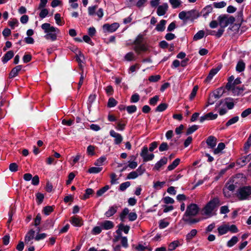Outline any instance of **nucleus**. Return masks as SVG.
<instances>
[{"label":"nucleus","instance_id":"f257e3e1","mask_svg":"<svg viewBox=\"0 0 251 251\" xmlns=\"http://www.w3.org/2000/svg\"><path fill=\"white\" fill-rule=\"evenodd\" d=\"M200 211L199 206L195 203H191L187 205L182 220L185 223L191 225L199 222L200 218H195Z\"/></svg>","mask_w":251,"mask_h":251},{"label":"nucleus","instance_id":"f03ea898","mask_svg":"<svg viewBox=\"0 0 251 251\" xmlns=\"http://www.w3.org/2000/svg\"><path fill=\"white\" fill-rule=\"evenodd\" d=\"M41 28L46 34L44 38L48 40L54 41L57 40V35L60 33L59 29L51 26L49 23H44L41 25Z\"/></svg>","mask_w":251,"mask_h":251},{"label":"nucleus","instance_id":"7ed1b4c3","mask_svg":"<svg viewBox=\"0 0 251 251\" xmlns=\"http://www.w3.org/2000/svg\"><path fill=\"white\" fill-rule=\"evenodd\" d=\"M132 44L134 45L133 50L137 54L146 52L149 50V45L143 34H138Z\"/></svg>","mask_w":251,"mask_h":251},{"label":"nucleus","instance_id":"20e7f679","mask_svg":"<svg viewBox=\"0 0 251 251\" xmlns=\"http://www.w3.org/2000/svg\"><path fill=\"white\" fill-rule=\"evenodd\" d=\"M221 204L220 200L218 197H215L211 200L203 208V214L211 217L215 214L213 212L215 209L217 208Z\"/></svg>","mask_w":251,"mask_h":251},{"label":"nucleus","instance_id":"39448f33","mask_svg":"<svg viewBox=\"0 0 251 251\" xmlns=\"http://www.w3.org/2000/svg\"><path fill=\"white\" fill-rule=\"evenodd\" d=\"M251 195V186H246L240 187L237 192V197L241 201L248 199Z\"/></svg>","mask_w":251,"mask_h":251},{"label":"nucleus","instance_id":"423d86ee","mask_svg":"<svg viewBox=\"0 0 251 251\" xmlns=\"http://www.w3.org/2000/svg\"><path fill=\"white\" fill-rule=\"evenodd\" d=\"M218 19L220 26L223 28L230 24H233L235 21L234 17L233 16H230L228 17L226 15L219 16Z\"/></svg>","mask_w":251,"mask_h":251},{"label":"nucleus","instance_id":"0eeeda50","mask_svg":"<svg viewBox=\"0 0 251 251\" xmlns=\"http://www.w3.org/2000/svg\"><path fill=\"white\" fill-rule=\"evenodd\" d=\"M148 151V147L144 146L140 153V155L143 158L144 162L152 160L154 157V155L153 153L149 154Z\"/></svg>","mask_w":251,"mask_h":251},{"label":"nucleus","instance_id":"6e6552de","mask_svg":"<svg viewBox=\"0 0 251 251\" xmlns=\"http://www.w3.org/2000/svg\"><path fill=\"white\" fill-rule=\"evenodd\" d=\"M120 25L118 23H114L111 25L105 24L103 25L102 29L104 32H115L119 27Z\"/></svg>","mask_w":251,"mask_h":251},{"label":"nucleus","instance_id":"1a4fd4ad","mask_svg":"<svg viewBox=\"0 0 251 251\" xmlns=\"http://www.w3.org/2000/svg\"><path fill=\"white\" fill-rule=\"evenodd\" d=\"M241 83V78L240 77L236 78L232 83V87L230 90L232 91V93L234 95H238L240 93H242L243 91V89L237 86L236 85H238Z\"/></svg>","mask_w":251,"mask_h":251},{"label":"nucleus","instance_id":"9d476101","mask_svg":"<svg viewBox=\"0 0 251 251\" xmlns=\"http://www.w3.org/2000/svg\"><path fill=\"white\" fill-rule=\"evenodd\" d=\"M221 104L228 109H231L233 108L234 106V100L231 98H226L221 101Z\"/></svg>","mask_w":251,"mask_h":251},{"label":"nucleus","instance_id":"9b49d317","mask_svg":"<svg viewBox=\"0 0 251 251\" xmlns=\"http://www.w3.org/2000/svg\"><path fill=\"white\" fill-rule=\"evenodd\" d=\"M225 89L224 87H221L216 89L210 94V98H214L215 100L219 99L225 93Z\"/></svg>","mask_w":251,"mask_h":251},{"label":"nucleus","instance_id":"f8f14e48","mask_svg":"<svg viewBox=\"0 0 251 251\" xmlns=\"http://www.w3.org/2000/svg\"><path fill=\"white\" fill-rule=\"evenodd\" d=\"M213 11V7L211 4L208 5L204 7L200 13V16H202L204 18H206L209 14Z\"/></svg>","mask_w":251,"mask_h":251},{"label":"nucleus","instance_id":"ddd939ff","mask_svg":"<svg viewBox=\"0 0 251 251\" xmlns=\"http://www.w3.org/2000/svg\"><path fill=\"white\" fill-rule=\"evenodd\" d=\"M109 133H110V135L111 137L115 138V140H114L115 144L119 145L121 143V142L123 141V137L120 134L115 132L113 130H111L110 131Z\"/></svg>","mask_w":251,"mask_h":251},{"label":"nucleus","instance_id":"4468645a","mask_svg":"<svg viewBox=\"0 0 251 251\" xmlns=\"http://www.w3.org/2000/svg\"><path fill=\"white\" fill-rule=\"evenodd\" d=\"M99 225L100 226L102 229L104 230L111 229L114 226L113 222L108 220H105L102 222H100L99 223Z\"/></svg>","mask_w":251,"mask_h":251},{"label":"nucleus","instance_id":"2eb2a0df","mask_svg":"<svg viewBox=\"0 0 251 251\" xmlns=\"http://www.w3.org/2000/svg\"><path fill=\"white\" fill-rule=\"evenodd\" d=\"M221 68V67L218 66L217 68L212 69L210 71L207 76L205 78V79L204 80L205 82H210L213 78V76L216 74H217L218 73V72L220 70Z\"/></svg>","mask_w":251,"mask_h":251},{"label":"nucleus","instance_id":"dca6fc26","mask_svg":"<svg viewBox=\"0 0 251 251\" xmlns=\"http://www.w3.org/2000/svg\"><path fill=\"white\" fill-rule=\"evenodd\" d=\"M168 8V5L167 3H163L159 5L157 9V14L158 16H161L164 15Z\"/></svg>","mask_w":251,"mask_h":251},{"label":"nucleus","instance_id":"f3484780","mask_svg":"<svg viewBox=\"0 0 251 251\" xmlns=\"http://www.w3.org/2000/svg\"><path fill=\"white\" fill-rule=\"evenodd\" d=\"M187 21H193L200 17L199 13L196 10H191L187 12Z\"/></svg>","mask_w":251,"mask_h":251},{"label":"nucleus","instance_id":"a211bd4d","mask_svg":"<svg viewBox=\"0 0 251 251\" xmlns=\"http://www.w3.org/2000/svg\"><path fill=\"white\" fill-rule=\"evenodd\" d=\"M168 159L166 157H163L159 161L155 163L153 170L159 171L160 168L167 163Z\"/></svg>","mask_w":251,"mask_h":251},{"label":"nucleus","instance_id":"6ab92c4d","mask_svg":"<svg viewBox=\"0 0 251 251\" xmlns=\"http://www.w3.org/2000/svg\"><path fill=\"white\" fill-rule=\"evenodd\" d=\"M118 206L114 205L109 207L108 210L105 213V216L107 217H110L114 215L117 211Z\"/></svg>","mask_w":251,"mask_h":251},{"label":"nucleus","instance_id":"aec40b11","mask_svg":"<svg viewBox=\"0 0 251 251\" xmlns=\"http://www.w3.org/2000/svg\"><path fill=\"white\" fill-rule=\"evenodd\" d=\"M22 65H18L13 68L9 73V78H12L16 77L18 75L19 72L22 70Z\"/></svg>","mask_w":251,"mask_h":251},{"label":"nucleus","instance_id":"412c9836","mask_svg":"<svg viewBox=\"0 0 251 251\" xmlns=\"http://www.w3.org/2000/svg\"><path fill=\"white\" fill-rule=\"evenodd\" d=\"M130 226H125L123 224H120L118 225V229L116 230L118 234H122L121 231H123L126 234H127L129 232Z\"/></svg>","mask_w":251,"mask_h":251},{"label":"nucleus","instance_id":"4be33fe9","mask_svg":"<svg viewBox=\"0 0 251 251\" xmlns=\"http://www.w3.org/2000/svg\"><path fill=\"white\" fill-rule=\"evenodd\" d=\"M206 144L211 149H213L216 145L217 139L213 136H209L206 140Z\"/></svg>","mask_w":251,"mask_h":251},{"label":"nucleus","instance_id":"5701e85b","mask_svg":"<svg viewBox=\"0 0 251 251\" xmlns=\"http://www.w3.org/2000/svg\"><path fill=\"white\" fill-rule=\"evenodd\" d=\"M14 55V51L13 50L8 51L2 57V62L5 64L7 63L9 60H10Z\"/></svg>","mask_w":251,"mask_h":251},{"label":"nucleus","instance_id":"b1692460","mask_svg":"<svg viewBox=\"0 0 251 251\" xmlns=\"http://www.w3.org/2000/svg\"><path fill=\"white\" fill-rule=\"evenodd\" d=\"M251 160V154L245 156L238 160L237 163L241 166L245 165Z\"/></svg>","mask_w":251,"mask_h":251},{"label":"nucleus","instance_id":"393cba45","mask_svg":"<svg viewBox=\"0 0 251 251\" xmlns=\"http://www.w3.org/2000/svg\"><path fill=\"white\" fill-rule=\"evenodd\" d=\"M70 222L72 225L75 226H80L82 225L81 219L76 216H73L71 217Z\"/></svg>","mask_w":251,"mask_h":251},{"label":"nucleus","instance_id":"a878e982","mask_svg":"<svg viewBox=\"0 0 251 251\" xmlns=\"http://www.w3.org/2000/svg\"><path fill=\"white\" fill-rule=\"evenodd\" d=\"M217 229L219 235L221 236L225 234L228 232V225H223L219 226Z\"/></svg>","mask_w":251,"mask_h":251},{"label":"nucleus","instance_id":"bb28decb","mask_svg":"<svg viewBox=\"0 0 251 251\" xmlns=\"http://www.w3.org/2000/svg\"><path fill=\"white\" fill-rule=\"evenodd\" d=\"M245 63L242 60H240L236 66V71L238 73H241L245 70Z\"/></svg>","mask_w":251,"mask_h":251},{"label":"nucleus","instance_id":"cd10ccee","mask_svg":"<svg viewBox=\"0 0 251 251\" xmlns=\"http://www.w3.org/2000/svg\"><path fill=\"white\" fill-rule=\"evenodd\" d=\"M53 221L51 219H48L43 224L42 228L43 230H47L52 227L53 226Z\"/></svg>","mask_w":251,"mask_h":251},{"label":"nucleus","instance_id":"c85d7f7f","mask_svg":"<svg viewBox=\"0 0 251 251\" xmlns=\"http://www.w3.org/2000/svg\"><path fill=\"white\" fill-rule=\"evenodd\" d=\"M197 232L198 231L196 229H192L190 232L186 235V240L187 242H190L191 240L197 235Z\"/></svg>","mask_w":251,"mask_h":251},{"label":"nucleus","instance_id":"c756f323","mask_svg":"<svg viewBox=\"0 0 251 251\" xmlns=\"http://www.w3.org/2000/svg\"><path fill=\"white\" fill-rule=\"evenodd\" d=\"M166 23V21L165 20H161L159 23L156 25L155 29L158 31H163L165 29V25Z\"/></svg>","mask_w":251,"mask_h":251},{"label":"nucleus","instance_id":"7c9ffc66","mask_svg":"<svg viewBox=\"0 0 251 251\" xmlns=\"http://www.w3.org/2000/svg\"><path fill=\"white\" fill-rule=\"evenodd\" d=\"M35 231L33 229L29 230L25 236V243H27L31 239L34 238Z\"/></svg>","mask_w":251,"mask_h":251},{"label":"nucleus","instance_id":"2f4dec72","mask_svg":"<svg viewBox=\"0 0 251 251\" xmlns=\"http://www.w3.org/2000/svg\"><path fill=\"white\" fill-rule=\"evenodd\" d=\"M234 79V76L233 75H231L229 76L227 79L228 82L226 85L225 88L228 90L229 91L232 89V83L233 82Z\"/></svg>","mask_w":251,"mask_h":251},{"label":"nucleus","instance_id":"473e14b6","mask_svg":"<svg viewBox=\"0 0 251 251\" xmlns=\"http://www.w3.org/2000/svg\"><path fill=\"white\" fill-rule=\"evenodd\" d=\"M180 160L179 158L176 159L173 163L168 166V171H172L176 168L179 164Z\"/></svg>","mask_w":251,"mask_h":251},{"label":"nucleus","instance_id":"72a5a7b5","mask_svg":"<svg viewBox=\"0 0 251 251\" xmlns=\"http://www.w3.org/2000/svg\"><path fill=\"white\" fill-rule=\"evenodd\" d=\"M179 246V241L178 240L174 241L169 244L168 246V251H172L175 250Z\"/></svg>","mask_w":251,"mask_h":251},{"label":"nucleus","instance_id":"f704fd0d","mask_svg":"<svg viewBox=\"0 0 251 251\" xmlns=\"http://www.w3.org/2000/svg\"><path fill=\"white\" fill-rule=\"evenodd\" d=\"M129 211V210L128 208L126 207L123 210L122 212L120 215V218L122 222H124L125 221L126 215H128Z\"/></svg>","mask_w":251,"mask_h":251},{"label":"nucleus","instance_id":"c9c22d12","mask_svg":"<svg viewBox=\"0 0 251 251\" xmlns=\"http://www.w3.org/2000/svg\"><path fill=\"white\" fill-rule=\"evenodd\" d=\"M225 148V145L224 143H220L215 149L213 151V152L215 154H217L220 153L222 150Z\"/></svg>","mask_w":251,"mask_h":251},{"label":"nucleus","instance_id":"e433bc0d","mask_svg":"<svg viewBox=\"0 0 251 251\" xmlns=\"http://www.w3.org/2000/svg\"><path fill=\"white\" fill-rule=\"evenodd\" d=\"M125 60L127 61H131L135 60L134 54L133 52L127 53L124 56Z\"/></svg>","mask_w":251,"mask_h":251},{"label":"nucleus","instance_id":"4c0bfd02","mask_svg":"<svg viewBox=\"0 0 251 251\" xmlns=\"http://www.w3.org/2000/svg\"><path fill=\"white\" fill-rule=\"evenodd\" d=\"M204 36V31L203 30L199 31L193 37L194 41H197L202 38Z\"/></svg>","mask_w":251,"mask_h":251},{"label":"nucleus","instance_id":"58836bf2","mask_svg":"<svg viewBox=\"0 0 251 251\" xmlns=\"http://www.w3.org/2000/svg\"><path fill=\"white\" fill-rule=\"evenodd\" d=\"M251 146V134L250 135L247 141L244 144V150L246 153L248 152L250 147Z\"/></svg>","mask_w":251,"mask_h":251},{"label":"nucleus","instance_id":"ea45409f","mask_svg":"<svg viewBox=\"0 0 251 251\" xmlns=\"http://www.w3.org/2000/svg\"><path fill=\"white\" fill-rule=\"evenodd\" d=\"M238 241V238L237 237L234 236H233L230 240H229L227 243V246L228 247H231L235 245Z\"/></svg>","mask_w":251,"mask_h":251},{"label":"nucleus","instance_id":"a19ab883","mask_svg":"<svg viewBox=\"0 0 251 251\" xmlns=\"http://www.w3.org/2000/svg\"><path fill=\"white\" fill-rule=\"evenodd\" d=\"M102 169V167H92L88 169V172L90 174H97L100 173Z\"/></svg>","mask_w":251,"mask_h":251},{"label":"nucleus","instance_id":"79ce46f5","mask_svg":"<svg viewBox=\"0 0 251 251\" xmlns=\"http://www.w3.org/2000/svg\"><path fill=\"white\" fill-rule=\"evenodd\" d=\"M169 2L173 8L178 7L181 3L180 0H169Z\"/></svg>","mask_w":251,"mask_h":251},{"label":"nucleus","instance_id":"37998d69","mask_svg":"<svg viewBox=\"0 0 251 251\" xmlns=\"http://www.w3.org/2000/svg\"><path fill=\"white\" fill-rule=\"evenodd\" d=\"M109 189V186L108 185H105L103 187L99 189L97 192V197H100L102 196L106 191H107Z\"/></svg>","mask_w":251,"mask_h":251},{"label":"nucleus","instance_id":"c03bdc74","mask_svg":"<svg viewBox=\"0 0 251 251\" xmlns=\"http://www.w3.org/2000/svg\"><path fill=\"white\" fill-rule=\"evenodd\" d=\"M239 119V118L238 116H235L231 118L226 122V126L227 127L236 123L238 121Z\"/></svg>","mask_w":251,"mask_h":251},{"label":"nucleus","instance_id":"a18cd8bd","mask_svg":"<svg viewBox=\"0 0 251 251\" xmlns=\"http://www.w3.org/2000/svg\"><path fill=\"white\" fill-rule=\"evenodd\" d=\"M198 126L195 125L189 127L186 131V134L188 135L193 133L198 129Z\"/></svg>","mask_w":251,"mask_h":251},{"label":"nucleus","instance_id":"49530a36","mask_svg":"<svg viewBox=\"0 0 251 251\" xmlns=\"http://www.w3.org/2000/svg\"><path fill=\"white\" fill-rule=\"evenodd\" d=\"M130 185V182L129 181H126L120 184L119 187V190L121 191H124Z\"/></svg>","mask_w":251,"mask_h":251},{"label":"nucleus","instance_id":"de8ad7c7","mask_svg":"<svg viewBox=\"0 0 251 251\" xmlns=\"http://www.w3.org/2000/svg\"><path fill=\"white\" fill-rule=\"evenodd\" d=\"M161 79V76L159 75H151L149 77V80L151 82H156Z\"/></svg>","mask_w":251,"mask_h":251},{"label":"nucleus","instance_id":"09e8293b","mask_svg":"<svg viewBox=\"0 0 251 251\" xmlns=\"http://www.w3.org/2000/svg\"><path fill=\"white\" fill-rule=\"evenodd\" d=\"M18 21L16 19H13L8 21V25L12 29H14L18 25Z\"/></svg>","mask_w":251,"mask_h":251},{"label":"nucleus","instance_id":"8fccbe9b","mask_svg":"<svg viewBox=\"0 0 251 251\" xmlns=\"http://www.w3.org/2000/svg\"><path fill=\"white\" fill-rule=\"evenodd\" d=\"M102 230L101 226L99 225V226H95L93 228L91 233L93 235H98L101 233Z\"/></svg>","mask_w":251,"mask_h":251},{"label":"nucleus","instance_id":"3c124183","mask_svg":"<svg viewBox=\"0 0 251 251\" xmlns=\"http://www.w3.org/2000/svg\"><path fill=\"white\" fill-rule=\"evenodd\" d=\"M106 157L104 156L100 157L95 161L94 165L97 166H100L103 165V163L106 160Z\"/></svg>","mask_w":251,"mask_h":251},{"label":"nucleus","instance_id":"603ef678","mask_svg":"<svg viewBox=\"0 0 251 251\" xmlns=\"http://www.w3.org/2000/svg\"><path fill=\"white\" fill-rule=\"evenodd\" d=\"M226 5V3L224 1L220 2H215L213 3L214 7L216 8H222L225 7Z\"/></svg>","mask_w":251,"mask_h":251},{"label":"nucleus","instance_id":"864d4df0","mask_svg":"<svg viewBox=\"0 0 251 251\" xmlns=\"http://www.w3.org/2000/svg\"><path fill=\"white\" fill-rule=\"evenodd\" d=\"M117 104V101L113 98H110L107 103V106L109 108L114 107Z\"/></svg>","mask_w":251,"mask_h":251},{"label":"nucleus","instance_id":"5fc2aeb1","mask_svg":"<svg viewBox=\"0 0 251 251\" xmlns=\"http://www.w3.org/2000/svg\"><path fill=\"white\" fill-rule=\"evenodd\" d=\"M96 96L95 94H91L89 96L88 98V108L90 109L91 108V105L93 101H94L96 100Z\"/></svg>","mask_w":251,"mask_h":251},{"label":"nucleus","instance_id":"6e6d98bb","mask_svg":"<svg viewBox=\"0 0 251 251\" xmlns=\"http://www.w3.org/2000/svg\"><path fill=\"white\" fill-rule=\"evenodd\" d=\"M140 67V65L138 63H136L135 64L131 66L128 69L129 73H132L136 71L137 69H139Z\"/></svg>","mask_w":251,"mask_h":251},{"label":"nucleus","instance_id":"4d7b16f0","mask_svg":"<svg viewBox=\"0 0 251 251\" xmlns=\"http://www.w3.org/2000/svg\"><path fill=\"white\" fill-rule=\"evenodd\" d=\"M139 176V174H138L137 172L133 171L129 173L127 176V179H135L137 178Z\"/></svg>","mask_w":251,"mask_h":251},{"label":"nucleus","instance_id":"13d9d810","mask_svg":"<svg viewBox=\"0 0 251 251\" xmlns=\"http://www.w3.org/2000/svg\"><path fill=\"white\" fill-rule=\"evenodd\" d=\"M54 19L56 23L59 25H62L64 24V22H62L61 20V15L59 13H56L54 15Z\"/></svg>","mask_w":251,"mask_h":251},{"label":"nucleus","instance_id":"bf43d9fd","mask_svg":"<svg viewBox=\"0 0 251 251\" xmlns=\"http://www.w3.org/2000/svg\"><path fill=\"white\" fill-rule=\"evenodd\" d=\"M94 193V191L91 188H87L85 190V193L83 196V199L86 200L89 198L90 195H92Z\"/></svg>","mask_w":251,"mask_h":251},{"label":"nucleus","instance_id":"052dcab7","mask_svg":"<svg viewBox=\"0 0 251 251\" xmlns=\"http://www.w3.org/2000/svg\"><path fill=\"white\" fill-rule=\"evenodd\" d=\"M41 12L39 13V17L41 19L45 18L49 14V11L46 8H42Z\"/></svg>","mask_w":251,"mask_h":251},{"label":"nucleus","instance_id":"680f3d73","mask_svg":"<svg viewBox=\"0 0 251 251\" xmlns=\"http://www.w3.org/2000/svg\"><path fill=\"white\" fill-rule=\"evenodd\" d=\"M169 225L168 222L165 221L164 220H161L159 223V227L160 229L165 228Z\"/></svg>","mask_w":251,"mask_h":251},{"label":"nucleus","instance_id":"e2e57ef3","mask_svg":"<svg viewBox=\"0 0 251 251\" xmlns=\"http://www.w3.org/2000/svg\"><path fill=\"white\" fill-rule=\"evenodd\" d=\"M169 149V146L166 142H163L160 145L159 147V150L160 151H167Z\"/></svg>","mask_w":251,"mask_h":251},{"label":"nucleus","instance_id":"0e129e2a","mask_svg":"<svg viewBox=\"0 0 251 251\" xmlns=\"http://www.w3.org/2000/svg\"><path fill=\"white\" fill-rule=\"evenodd\" d=\"M159 100V96L155 95L153 97L150 99L149 103L151 105H155L156 104L158 100Z\"/></svg>","mask_w":251,"mask_h":251},{"label":"nucleus","instance_id":"69168bd1","mask_svg":"<svg viewBox=\"0 0 251 251\" xmlns=\"http://www.w3.org/2000/svg\"><path fill=\"white\" fill-rule=\"evenodd\" d=\"M228 231L235 233L238 232V229L235 225H232L231 226L228 225Z\"/></svg>","mask_w":251,"mask_h":251},{"label":"nucleus","instance_id":"338daca9","mask_svg":"<svg viewBox=\"0 0 251 251\" xmlns=\"http://www.w3.org/2000/svg\"><path fill=\"white\" fill-rule=\"evenodd\" d=\"M18 165L16 163H12L9 165V170L12 172H16L18 171Z\"/></svg>","mask_w":251,"mask_h":251},{"label":"nucleus","instance_id":"774afa93","mask_svg":"<svg viewBox=\"0 0 251 251\" xmlns=\"http://www.w3.org/2000/svg\"><path fill=\"white\" fill-rule=\"evenodd\" d=\"M44 196L43 194L38 193L36 194L37 202L38 204H40L43 201Z\"/></svg>","mask_w":251,"mask_h":251}]
</instances>
